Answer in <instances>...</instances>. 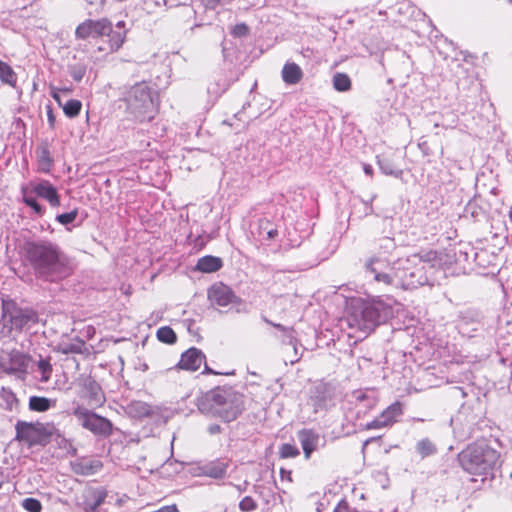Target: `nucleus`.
<instances>
[{
    "instance_id": "nucleus-22",
    "label": "nucleus",
    "mask_w": 512,
    "mask_h": 512,
    "mask_svg": "<svg viewBox=\"0 0 512 512\" xmlns=\"http://www.w3.org/2000/svg\"><path fill=\"white\" fill-rule=\"evenodd\" d=\"M416 450L422 458H426L435 454L437 447L430 439L424 438L416 444Z\"/></svg>"
},
{
    "instance_id": "nucleus-49",
    "label": "nucleus",
    "mask_w": 512,
    "mask_h": 512,
    "mask_svg": "<svg viewBox=\"0 0 512 512\" xmlns=\"http://www.w3.org/2000/svg\"><path fill=\"white\" fill-rule=\"evenodd\" d=\"M43 379H44L45 381H47V380L49 379V376H45V377H43Z\"/></svg>"
},
{
    "instance_id": "nucleus-52",
    "label": "nucleus",
    "mask_w": 512,
    "mask_h": 512,
    "mask_svg": "<svg viewBox=\"0 0 512 512\" xmlns=\"http://www.w3.org/2000/svg\"><path fill=\"white\" fill-rule=\"evenodd\" d=\"M510 3H512V0H508Z\"/></svg>"
},
{
    "instance_id": "nucleus-43",
    "label": "nucleus",
    "mask_w": 512,
    "mask_h": 512,
    "mask_svg": "<svg viewBox=\"0 0 512 512\" xmlns=\"http://www.w3.org/2000/svg\"><path fill=\"white\" fill-rule=\"evenodd\" d=\"M363 170H364V172H365L368 176H372V175H373V168L371 167V165H369V164H364V165H363Z\"/></svg>"
},
{
    "instance_id": "nucleus-39",
    "label": "nucleus",
    "mask_w": 512,
    "mask_h": 512,
    "mask_svg": "<svg viewBox=\"0 0 512 512\" xmlns=\"http://www.w3.org/2000/svg\"><path fill=\"white\" fill-rule=\"evenodd\" d=\"M206 9H215L223 0H201Z\"/></svg>"
},
{
    "instance_id": "nucleus-8",
    "label": "nucleus",
    "mask_w": 512,
    "mask_h": 512,
    "mask_svg": "<svg viewBox=\"0 0 512 512\" xmlns=\"http://www.w3.org/2000/svg\"><path fill=\"white\" fill-rule=\"evenodd\" d=\"M127 32L125 21L121 20L116 24L111 21L103 32L95 51L103 56L118 52L126 42Z\"/></svg>"
},
{
    "instance_id": "nucleus-44",
    "label": "nucleus",
    "mask_w": 512,
    "mask_h": 512,
    "mask_svg": "<svg viewBox=\"0 0 512 512\" xmlns=\"http://www.w3.org/2000/svg\"><path fill=\"white\" fill-rule=\"evenodd\" d=\"M267 235H268V238H269V239H273V238L277 237V235H278V230H277V229H270V230L268 231Z\"/></svg>"
},
{
    "instance_id": "nucleus-1",
    "label": "nucleus",
    "mask_w": 512,
    "mask_h": 512,
    "mask_svg": "<svg viewBox=\"0 0 512 512\" xmlns=\"http://www.w3.org/2000/svg\"><path fill=\"white\" fill-rule=\"evenodd\" d=\"M25 261L36 274L44 277H65L71 274L72 264L61 249L49 241H28L23 247Z\"/></svg>"
},
{
    "instance_id": "nucleus-12",
    "label": "nucleus",
    "mask_w": 512,
    "mask_h": 512,
    "mask_svg": "<svg viewBox=\"0 0 512 512\" xmlns=\"http://www.w3.org/2000/svg\"><path fill=\"white\" fill-rule=\"evenodd\" d=\"M403 413L402 404L395 401L389 405L382 413L365 425L366 430L381 429L391 427Z\"/></svg>"
},
{
    "instance_id": "nucleus-38",
    "label": "nucleus",
    "mask_w": 512,
    "mask_h": 512,
    "mask_svg": "<svg viewBox=\"0 0 512 512\" xmlns=\"http://www.w3.org/2000/svg\"><path fill=\"white\" fill-rule=\"evenodd\" d=\"M38 318H37V314L34 312V311H29V312H26L22 315V321H24L25 323L27 322H37Z\"/></svg>"
},
{
    "instance_id": "nucleus-50",
    "label": "nucleus",
    "mask_w": 512,
    "mask_h": 512,
    "mask_svg": "<svg viewBox=\"0 0 512 512\" xmlns=\"http://www.w3.org/2000/svg\"><path fill=\"white\" fill-rule=\"evenodd\" d=\"M403 288H407V285L405 283H402Z\"/></svg>"
},
{
    "instance_id": "nucleus-24",
    "label": "nucleus",
    "mask_w": 512,
    "mask_h": 512,
    "mask_svg": "<svg viewBox=\"0 0 512 512\" xmlns=\"http://www.w3.org/2000/svg\"><path fill=\"white\" fill-rule=\"evenodd\" d=\"M421 261L427 262L432 266L439 265L442 262V254L436 250L420 251L416 255Z\"/></svg>"
},
{
    "instance_id": "nucleus-11",
    "label": "nucleus",
    "mask_w": 512,
    "mask_h": 512,
    "mask_svg": "<svg viewBox=\"0 0 512 512\" xmlns=\"http://www.w3.org/2000/svg\"><path fill=\"white\" fill-rule=\"evenodd\" d=\"M207 299L212 306L227 307L229 305H239V298L233 289L223 282L212 284L207 290Z\"/></svg>"
},
{
    "instance_id": "nucleus-29",
    "label": "nucleus",
    "mask_w": 512,
    "mask_h": 512,
    "mask_svg": "<svg viewBox=\"0 0 512 512\" xmlns=\"http://www.w3.org/2000/svg\"><path fill=\"white\" fill-rule=\"evenodd\" d=\"M22 507L28 512H41L42 504L36 498H25L22 501Z\"/></svg>"
},
{
    "instance_id": "nucleus-47",
    "label": "nucleus",
    "mask_w": 512,
    "mask_h": 512,
    "mask_svg": "<svg viewBox=\"0 0 512 512\" xmlns=\"http://www.w3.org/2000/svg\"><path fill=\"white\" fill-rule=\"evenodd\" d=\"M333 512H343V511L340 509H335Z\"/></svg>"
},
{
    "instance_id": "nucleus-40",
    "label": "nucleus",
    "mask_w": 512,
    "mask_h": 512,
    "mask_svg": "<svg viewBox=\"0 0 512 512\" xmlns=\"http://www.w3.org/2000/svg\"><path fill=\"white\" fill-rule=\"evenodd\" d=\"M39 369L42 371L43 374L50 373L52 371V367L48 361L41 360L38 364Z\"/></svg>"
},
{
    "instance_id": "nucleus-30",
    "label": "nucleus",
    "mask_w": 512,
    "mask_h": 512,
    "mask_svg": "<svg viewBox=\"0 0 512 512\" xmlns=\"http://www.w3.org/2000/svg\"><path fill=\"white\" fill-rule=\"evenodd\" d=\"M257 507H258L257 502L251 496H245L239 502V509L242 512H252V511H255L257 509Z\"/></svg>"
},
{
    "instance_id": "nucleus-2",
    "label": "nucleus",
    "mask_w": 512,
    "mask_h": 512,
    "mask_svg": "<svg viewBox=\"0 0 512 512\" xmlns=\"http://www.w3.org/2000/svg\"><path fill=\"white\" fill-rule=\"evenodd\" d=\"M500 459V452L484 439L468 444L458 454L459 465L472 476L471 481H480L482 484L494 478V471Z\"/></svg>"
},
{
    "instance_id": "nucleus-48",
    "label": "nucleus",
    "mask_w": 512,
    "mask_h": 512,
    "mask_svg": "<svg viewBox=\"0 0 512 512\" xmlns=\"http://www.w3.org/2000/svg\"><path fill=\"white\" fill-rule=\"evenodd\" d=\"M262 223H267V224H268V223H269V220L261 221V224H262Z\"/></svg>"
},
{
    "instance_id": "nucleus-45",
    "label": "nucleus",
    "mask_w": 512,
    "mask_h": 512,
    "mask_svg": "<svg viewBox=\"0 0 512 512\" xmlns=\"http://www.w3.org/2000/svg\"><path fill=\"white\" fill-rule=\"evenodd\" d=\"M48 121H49L50 126L54 127L55 117H54L52 111L48 112Z\"/></svg>"
},
{
    "instance_id": "nucleus-23",
    "label": "nucleus",
    "mask_w": 512,
    "mask_h": 512,
    "mask_svg": "<svg viewBox=\"0 0 512 512\" xmlns=\"http://www.w3.org/2000/svg\"><path fill=\"white\" fill-rule=\"evenodd\" d=\"M29 408L36 412H45L51 408V401L46 397L32 396L29 399Z\"/></svg>"
},
{
    "instance_id": "nucleus-21",
    "label": "nucleus",
    "mask_w": 512,
    "mask_h": 512,
    "mask_svg": "<svg viewBox=\"0 0 512 512\" xmlns=\"http://www.w3.org/2000/svg\"><path fill=\"white\" fill-rule=\"evenodd\" d=\"M333 87L338 92H347L352 87V82L350 77L345 74L338 72L333 76Z\"/></svg>"
},
{
    "instance_id": "nucleus-46",
    "label": "nucleus",
    "mask_w": 512,
    "mask_h": 512,
    "mask_svg": "<svg viewBox=\"0 0 512 512\" xmlns=\"http://www.w3.org/2000/svg\"><path fill=\"white\" fill-rule=\"evenodd\" d=\"M211 433H216L220 431V427L218 425L210 427Z\"/></svg>"
},
{
    "instance_id": "nucleus-16",
    "label": "nucleus",
    "mask_w": 512,
    "mask_h": 512,
    "mask_svg": "<svg viewBox=\"0 0 512 512\" xmlns=\"http://www.w3.org/2000/svg\"><path fill=\"white\" fill-rule=\"evenodd\" d=\"M282 79L288 85H295L303 78V71L300 66L294 62H287L282 68Z\"/></svg>"
},
{
    "instance_id": "nucleus-34",
    "label": "nucleus",
    "mask_w": 512,
    "mask_h": 512,
    "mask_svg": "<svg viewBox=\"0 0 512 512\" xmlns=\"http://www.w3.org/2000/svg\"><path fill=\"white\" fill-rule=\"evenodd\" d=\"M234 37H244L249 34V27L245 23L236 24L232 31Z\"/></svg>"
},
{
    "instance_id": "nucleus-10",
    "label": "nucleus",
    "mask_w": 512,
    "mask_h": 512,
    "mask_svg": "<svg viewBox=\"0 0 512 512\" xmlns=\"http://www.w3.org/2000/svg\"><path fill=\"white\" fill-rule=\"evenodd\" d=\"M110 22L111 20L107 17L85 19L76 26L75 38L79 41H93L96 47Z\"/></svg>"
},
{
    "instance_id": "nucleus-28",
    "label": "nucleus",
    "mask_w": 512,
    "mask_h": 512,
    "mask_svg": "<svg viewBox=\"0 0 512 512\" xmlns=\"http://www.w3.org/2000/svg\"><path fill=\"white\" fill-rule=\"evenodd\" d=\"M299 454L300 451L294 444L284 443L279 449V455L283 459L295 458L299 456Z\"/></svg>"
},
{
    "instance_id": "nucleus-37",
    "label": "nucleus",
    "mask_w": 512,
    "mask_h": 512,
    "mask_svg": "<svg viewBox=\"0 0 512 512\" xmlns=\"http://www.w3.org/2000/svg\"><path fill=\"white\" fill-rule=\"evenodd\" d=\"M61 91L62 92H66V93L71 92V90L68 89V88L58 89L56 87H51V96H52V98L57 102V104L59 106L62 107L64 104L62 103L61 97L59 95V92H61Z\"/></svg>"
},
{
    "instance_id": "nucleus-26",
    "label": "nucleus",
    "mask_w": 512,
    "mask_h": 512,
    "mask_svg": "<svg viewBox=\"0 0 512 512\" xmlns=\"http://www.w3.org/2000/svg\"><path fill=\"white\" fill-rule=\"evenodd\" d=\"M64 114L69 118L77 117L82 109V103L77 99H70L62 106Z\"/></svg>"
},
{
    "instance_id": "nucleus-36",
    "label": "nucleus",
    "mask_w": 512,
    "mask_h": 512,
    "mask_svg": "<svg viewBox=\"0 0 512 512\" xmlns=\"http://www.w3.org/2000/svg\"><path fill=\"white\" fill-rule=\"evenodd\" d=\"M106 497H107L106 490H100V491L96 492L95 493V501L92 506V509L95 510L96 508L101 506L104 503Z\"/></svg>"
},
{
    "instance_id": "nucleus-33",
    "label": "nucleus",
    "mask_w": 512,
    "mask_h": 512,
    "mask_svg": "<svg viewBox=\"0 0 512 512\" xmlns=\"http://www.w3.org/2000/svg\"><path fill=\"white\" fill-rule=\"evenodd\" d=\"M86 74V67L84 65H74L70 68L71 77L80 82Z\"/></svg>"
},
{
    "instance_id": "nucleus-9",
    "label": "nucleus",
    "mask_w": 512,
    "mask_h": 512,
    "mask_svg": "<svg viewBox=\"0 0 512 512\" xmlns=\"http://www.w3.org/2000/svg\"><path fill=\"white\" fill-rule=\"evenodd\" d=\"M73 415L78 419L84 429L94 435L108 437L112 434L113 426L110 420L102 417L83 406L73 410Z\"/></svg>"
},
{
    "instance_id": "nucleus-31",
    "label": "nucleus",
    "mask_w": 512,
    "mask_h": 512,
    "mask_svg": "<svg viewBox=\"0 0 512 512\" xmlns=\"http://www.w3.org/2000/svg\"><path fill=\"white\" fill-rule=\"evenodd\" d=\"M368 269L375 274L374 279L377 282H383L386 285H393V276L387 273H378L375 268L372 267V262L368 264Z\"/></svg>"
},
{
    "instance_id": "nucleus-42",
    "label": "nucleus",
    "mask_w": 512,
    "mask_h": 512,
    "mask_svg": "<svg viewBox=\"0 0 512 512\" xmlns=\"http://www.w3.org/2000/svg\"><path fill=\"white\" fill-rule=\"evenodd\" d=\"M40 159L41 161H45L47 163H51V159H50V152L48 149H43L42 150V153H41V156H40Z\"/></svg>"
},
{
    "instance_id": "nucleus-27",
    "label": "nucleus",
    "mask_w": 512,
    "mask_h": 512,
    "mask_svg": "<svg viewBox=\"0 0 512 512\" xmlns=\"http://www.w3.org/2000/svg\"><path fill=\"white\" fill-rule=\"evenodd\" d=\"M102 467L100 461H94L89 464H80L75 469V472L81 475H92L96 473Z\"/></svg>"
},
{
    "instance_id": "nucleus-6",
    "label": "nucleus",
    "mask_w": 512,
    "mask_h": 512,
    "mask_svg": "<svg viewBox=\"0 0 512 512\" xmlns=\"http://www.w3.org/2000/svg\"><path fill=\"white\" fill-rule=\"evenodd\" d=\"M15 440L28 447L44 446L50 442L54 425L42 422L18 421L15 425Z\"/></svg>"
},
{
    "instance_id": "nucleus-35",
    "label": "nucleus",
    "mask_w": 512,
    "mask_h": 512,
    "mask_svg": "<svg viewBox=\"0 0 512 512\" xmlns=\"http://www.w3.org/2000/svg\"><path fill=\"white\" fill-rule=\"evenodd\" d=\"M266 323L273 326L274 328L280 330L281 332L285 333L287 336H292L295 333V330L293 327H286L279 323H274L270 320H266Z\"/></svg>"
},
{
    "instance_id": "nucleus-17",
    "label": "nucleus",
    "mask_w": 512,
    "mask_h": 512,
    "mask_svg": "<svg viewBox=\"0 0 512 512\" xmlns=\"http://www.w3.org/2000/svg\"><path fill=\"white\" fill-rule=\"evenodd\" d=\"M222 265L221 258L207 255L198 259L196 270L203 273H213L221 269Z\"/></svg>"
},
{
    "instance_id": "nucleus-32",
    "label": "nucleus",
    "mask_w": 512,
    "mask_h": 512,
    "mask_svg": "<svg viewBox=\"0 0 512 512\" xmlns=\"http://www.w3.org/2000/svg\"><path fill=\"white\" fill-rule=\"evenodd\" d=\"M77 215H78V211L75 209L71 212H68V213H63V214H60L56 217V220L60 223V224H63V225H68L72 222L75 221V219L77 218Z\"/></svg>"
},
{
    "instance_id": "nucleus-15",
    "label": "nucleus",
    "mask_w": 512,
    "mask_h": 512,
    "mask_svg": "<svg viewBox=\"0 0 512 512\" xmlns=\"http://www.w3.org/2000/svg\"><path fill=\"white\" fill-rule=\"evenodd\" d=\"M228 467H229L228 460L216 459L214 461L207 463L203 467V473H204V475H206L210 478L220 479L225 476Z\"/></svg>"
},
{
    "instance_id": "nucleus-41",
    "label": "nucleus",
    "mask_w": 512,
    "mask_h": 512,
    "mask_svg": "<svg viewBox=\"0 0 512 512\" xmlns=\"http://www.w3.org/2000/svg\"><path fill=\"white\" fill-rule=\"evenodd\" d=\"M203 374H212V375H233V372H217L211 369L209 366L205 365Z\"/></svg>"
},
{
    "instance_id": "nucleus-51",
    "label": "nucleus",
    "mask_w": 512,
    "mask_h": 512,
    "mask_svg": "<svg viewBox=\"0 0 512 512\" xmlns=\"http://www.w3.org/2000/svg\"><path fill=\"white\" fill-rule=\"evenodd\" d=\"M510 478L512 479V471H511V474H510Z\"/></svg>"
},
{
    "instance_id": "nucleus-3",
    "label": "nucleus",
    "mask_w": 512,
    "mask_h": 512,
    "mask_svg": "<svg viewBox=\"0 0 512 512\" xmlns=\"http://www.w3.org/2000/svg\"><path fill=\"white\" fill-rule=\"evenodd\" d=\"M126 103L129 113L139 122H149L159 112L158 97L145 82L136 83L129 89Z\"/></svg>"
},
{
    "instance_id": "nucleus-14",
    "label": "nucleus",
    "mask_w": 512,
    "mask_h": 512,
    "mask_svg": "<svg viewBox=\"0 0 512 512\" xmlns=\"http://www.w3.org/2000/svg\"><path fill=\"white\" fill-rule=\"evenodd\" d=\"M298 438L305 458L309 459L312 453L317 449L319 434L312 429H302L298 432Z\"/></svg>"
},
{
    "instance_id": "nucleus-7",
    "label": "nucleus",
    "mask_w": 512,
    "mask_h": 512,
    "mask_svg": "<svg viewBox=\"0 0 512 512\" xmlns=\"http://www.w3.org/2000/svg\"><path fill=\"white\" fill-rule=\"evenodd\" d=\"M32 193L47 200L52 207H59L61 204L57 189L47 180L33 184L31 188H29V186H22L21 194L23 203L29 206L38 216L44 214V209L31 195Z\"/></svg>"
},
{
    "instance_id": "nucleus-25",
    "label": "nucleus",
    "mask_w": 512,
    "mask_h": 512,
    "mask_svg": "<svg viewBox=\"0 0 512 512\" xmlns=\"http://www.w3.org/2000/svg\"><path fill=\"white\" fill-rule=\"evenodd\" d=\"M157 339L165 344H174L177 341V335L174 330L169 326L160 327L157 330Z\"/></svg>"
},
{
    "instance_id": "nucleus-20",
    "label": "nucleus",
    "mask_w": 512,
    "mask_h": 512,
    "mask_svg": "<svg viewBox=\"0 0 512 512\" xmlns=\"http://www.w3.org/2000/svg\"><path fill=\"white\" fill-rule=\"evenodd\" d=\"M58 351L62 354H83L86 351V344L81 339H75L73 342L63 344Z\"/></svg>"
},
{
    "instance_id": "nucleus-5",
    "label": "nucleus",
    "mask_w": 512,
    "mask_h": 512,
    "mask_svg": "<svg viewBox=\"0 0 512 512\" xmlns=\"http://www.w3.org/2000/svg\"><path fill=\"white\" fill-rule=\"evenodd\" d=\"M207 399L213 413L225 422L234 421L243 410L242 400L230 390L216 388L210 392Z\"/></svg>"
},
{
    "instance_id": "nucleus-19",
    "label": "nucleus",
    "mask_w": 512,
    "mask_h": 512,
    "mask_svg": "<svg viewBox=\"0 0 512 512\" xmlns=\"http://www.w3.org/2000/svg\"><path fill=\"white\" fill-rule=\"evenodd\" d=\"M0 81L11 88H16L18 82L17 73L12 66L2 60H0Z\"/></svg>"
},
{
    "instance_id": "nucleus-4",
    "label": "nucleus",
    "mask_w": 512,
    "mask_h": 512,
    "mask_svg": "<svg viewBox=\"0 0 512 512\" xmlns=\"http://www.w3.org/2000/svg\"><path fill=\"white\" fill-rule=\"evenodd\" d=\"M345 320L349 329L365 338L380 324V310L374 303L357 299L352 301Z\"/></svg>"
},
{
    "instance_id": "nucleus-13",
    "label": "nucleus",
    "mask_w": 512,
    "mask_h": 512,
    "mask_svg": "<svg viewBox=\"0 0 512 512\" xmlns=\"http://www.w3.org/2000/svg\"><path fill=\"white\" fill-rule=\"evenodd\" d=\"M203 352L195 347H191L182 353L176 368L186 371H197L205 361Z\"/></svg>"
},
{
    "instance_id": "nucleus-18",
    "label": "nucleus",
    "mask_w": 512,
    "mask_h": 512,
    "mask_svg": "<svg viewBox=\"0 0 512 512\" xmlns=\"http://www.w3.org/2000/svg\"><path fill=\"white\" fill-rule=\"evenodd\" d=\"M85 388L87 390L86 398L89 405L101 406L104 403L105 398L101 387L95 381H88L85 384Z\"/></svg>"
}]
</instances>
